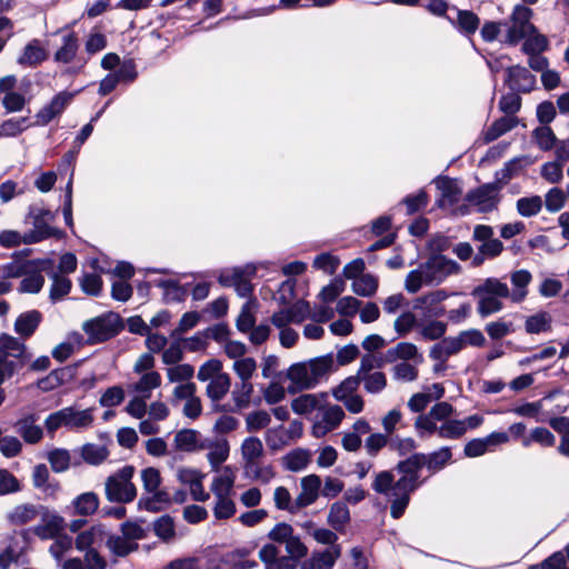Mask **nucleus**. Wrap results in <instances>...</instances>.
I'll return each instance as SVG.
<instances>
[{
  "label": "nucleus",
  "instance_id": "nucleus-1",
  "mask_svg": "<svg viewBox=\"0 0 569 569\" xmlns=\"http://www.w3.org/2000/svg\"><path fill=\"white\" fill-rule=\"evenodd\" d=\"M455 408L446 401L437 402L428 413L419 415L413 423L417 435L427 438L437 435L441 439H459L465 435L461 420L450 419Z\"/></svg>",
  "mask_w": 569,
  "mask_h": 569
},
{
  "label": "nucleus",
  "instance_id": "nucleus-2",
  "mask_svg": "<svg viewBox=\"0 0 569 569\" xmlns=\"http://www.w3.org/2000/svg\"><path fill=\"white\" fill-rule=\"evenodd\" d=\"M460 271L461 267L458 262L443 254L433 253L417 269L407 274L405 289L409 293H416L423 286H438L448 277L458 274Z\"/></svg>",
  "mask_w": 569,
  "mask_h": 569
},
{
  "label": "nucleus",
  "instance_id": "nucleus-3",
  "mask_svg": "<svg viewBox=\"0 0 569 569\" xmlns=\"http://www.w3.org/2000/svg\"><path fill=\"white\" fill-rule=\"evenodd\" d=\"M333 363V356L325 355L291 365L286 373L291 382L288 388L289 392L295 393L316 388L331 372Z\"/></svg>",
  "mask_w": 569,
  "mask_h": 569
},
{
  "label": "nucleus",
  "instance_id": "nucleus-4",
  "mask_svg": "<svg viewBox=\"0 0 569 569\" xmlns=\"http://www.w3.org/2000/svg\"><path fill=\"white\" fill-rule=\"evenodd\" d=\"M425 465V455L416 453L407 460L397 465V470L402 476L396 481L393 493L398 497L393 506L390 507V513L395 519L400 518L409 501L410 493L418 487V471Z\"/></svg>",
  "mask_w": 569,
  "mask_h": 569
},
{
  "label": "nucleus",
  "instance_id": "nucleus-5",
  "mask_svg": "<svg viewBox=\"0 0 569 569\" xmlns=\"http://www.w3.org/2000/svg\"><path fill=\"white\" fill-rule=\"evenodd\" d=\"M477 298V311L486 318L499 312L503 308L502 298H510V290L507 283L497 278H488L478 284L471 292Z\"/></svg>",
  "mask_w": 569,
  "mask_h": 569
},
{
  "label": "nucleus",
  "instance_id": "nucleus-6",
  "mask_svg": "<svg viewBox=\"0 0 569 569\" xmlns=\"http://www.w3.org/2000/svg\"><path fill=\"white\" fill-rule=\"evenodd\" d=\"M140 378L128 385V391L134 396L128 401L124 411L134 419H142L147 413V401L151 398L152 391L161 386L159 372H146Z\"/></svg>",
  "mask_w": 569,
  "mask_h": 569
},
{
  "label": "nucleus",
  "instance_id": "nucleus-7",
  "mask_svg": "<svg viewBox=\"0 0 569 569\" xmlns=\"http://www.w3.org/2000/svg\"><path fill=\"white\" fill-rule=\"evenodd\" d=\"M26 345L11 336L0 337V386L29 361Z\"/></svg>",
  "mask_w": 569,
  "mask_h": 569
},
{
  "label": "nucleus",
  "instance_id": "nucleus-8",
  "mask_svg": "<svg viewBox=\"0 0 569 569\" xmlns=\"http://www.w3.org/2000/svg\"><path fill=\"white\" fill-rule=\"evenodd\" d=\"M61 44L53 53V61L58 64H71L62 71L63 76L80 74L87 63L86 60L78 59L80 41L77 33L69 28H61Z\"/></svg>",
  "mask_w": 569,
  "mask_h": 569
},
{
  "label": "nucleus",
  "instance_id": "nucleus-9",
  "mask_svg": "<svg viewBox=\"0 0 569 569\" xmlns=\"http://www.w3.org/2000/svg\"><path fill=\"white\" fill-rule=\"evenodd\" d=\"M93 420L92 408L77 410L73 407H66L50 413L44 420V427L48 433L53 435L61 427L70 430L88 429Z\"/></svg>",
  "mask_w": 569,
  "mask_h": 569
},
{
  "label": "nucleus",
  "instance_id": "nucleus-10",
  "mask_svg": "<svg viewBox=\"0 0 569 569\" xmlns=\"http://www.w3.org/2000/svg\"><path fill=\"white\" fill-rule=\"evenodd\" d=\"M133 475L134 468L132 466H124L107 478L104 492L110 502L127 503L137 497V489L132 483Z\"/></svg>",
  "mask_w": 569,
  "mask_h": 569
},
{
  "label": "nucleus",
  "instance_id": "nucleus-11",
  "mask_svg": "<svg viewBox=\"0 0 569 569\" xmlns=\"http://www.w3.org/2000/svg\"><path fill=\"white\" fill-rule=\"evenodd\" d=\"M53 220L54 213L52 211L42 207L31 206L23 220L26 224L32 226V229L27 231V241L33 244L54 236L57 230L51 226Z\"/></svg>",
  "mask_w": 569,
  "mask_h": 569
},
{
  "label": "nucleus",
  "instance_id": "nucleus-12",
  "mask_svg": "<svg viewBox=\"0 0 569 569\" xmlns=\"http://www.w3.org/2000/svg\"><path fill=\"white\" fill-rule=\"evenodd\" d=\"M346 417L341 406L331 403L328 398L323 400L318 411L312 417L311 431L316 438H322L338 429Z\"/></svg>",
  "mask_w": 569,
  "mask_h": 569
},
{
  "label": "nucleus",
  "instance_id": "nucleus-13",
  "mask_svg": "<svg viewBox=\"0 0 569 569\" xmlns=\"http://www.w3.org/2000/svg\"><path fill=\"white\" fill-rule=\"evenodd\" d=\"M122 328L119 315L108 312L83 323L82 329L91 342H102L114 337Z\"/></svg>",
  "mask_w": 569,
  "mask_h": 569
},
{
  "label": "nucleus",
  "instance_id": "nucleus-14",
  "mask_svg": "<svg viewBox=\"0 0 569 569\" xmlns=\"http://www.w3.org/2000/svg\"><path fill=\"white\" fill-rule=\"evenodd\" d=\"M533 12L530 8L525 6H516L511 17L510 27L508 29L506 41L509 44H516L528 34L535 33L536 28L530 22Z\"/></svg>",
  "mask_w": 569,
  "mask_h": 569
},
{
  "label": "nucleus",
  "instance_id": "nucleus-15",
  "mask_svg": "<svg viewBox=\"0 0 569 569\" xmlns=\"http://www.w3.org/2000/svg\"><path fill=\"white\" fill-rule=\"evenodd\" d=\"M254 273L256 268L252 266L228 269L221 271L218 281L223 287H233L240 297H249L252 292L250 279Z\"/></svg>",
  "mask_w": 569,
  "mask_h": 569
},
{
  "label": "nucleus",
  "instance_id": "nucleus-16",
  "mask_svg": "<svg viewBox=\"0 0 569 569\" xmlns=\"http://www.w3.org/2000/svg\"><path fill=\"white\" fill-rule=\"evenodd\" d=\"M79 91H60L43 106L36 114V124L46 126L54 118L61 116L67 107L72 102L73 98Z\"/></svg>",
  "mask_w": 569,
  "mask_h": 569
},
{
  "label": "nucleus",
  "instance_id": "nucleus-17",
  "mask_svg": "<svg viewBox=\"0 0 569 569\" xmlns=\"http://www.w3.org/2000/svg\"><path fill=\"white\" fill-rule=\"evenodd\" d=\"M310 316V305L308 301L299 300L288 308L274 312L271 317V323L274 327H286L291 323L299 325Z\"/></svg>",
  "mask_w": 569,
  "mask_h": 569
},
{
  "label": "nucleus",
  "instance_id": "nucleus-18",
  "mask_svg": "<svg viewBox=\"0 0 569 569\" xmlns=\"http://www.w3.org/2000/svg\"><path fill=\"white\" fill-rule=\"evenodd\" d=\"M499 187L497 183L483 184L467 194V201L477 207L480 212L492 211L499 202Z\"/></svg>",
  "mask_w": 569,
  "mask_h": 569
},
{
  "label": "nucleus",
  "instance_id": "nucleus-19",
  "mask_svg": "<svg viewBox=\"0 0 569 569\" xmlns=\"http://www.w3.org/2000/svg\"><path fill=\"white\" fill-rule=\"evenodd\" d=\"M509 435L507 432H491L483 438H475L468 441L465 446L463 452L469 458H476L485 455L491 448L507 443Z\"/></svg>",
  "mask_w": 569,
  "mask_h": 569
},
{
  "label": "nucleus",
  "instance_id": "nucleus-20",
  "mask_svg": "<svg viewBox=\"0 0 569 569\" xmlns=\"http://www.w3.org/2000/svg\"><path fill=\"white\" fill-rule=\"evenodd\" d=\"M40 517L42 519V523L33 528L36 536L41 539H53L61 536L60 532L64 529V518L62 516L42 507Z\"/></svg>",
  "mask_w": 569,
  "mask_h": 569
},
{
  "label": "nucleus",
  "instance_id": "nucleus-21",
  "mask_svg": "<svg viewBox=\"0 0 569 569\" xmlns=\"http://www.w3.org/2000/svg\"><path fill=\"white\" fill-rule=\"evenodd\" d=\"M448 298L445 290H436L418 297L413 301V309L421 310L425 317H440L445 315L441 302Z\"/></svg>",
  "mask_w": 569,
  "mask_h": 569
},
{
  "label": "nucleus",
  "instance_id": "nucleus-22",
  "mask_svg": "<svg viewBox=\"0 0 569 569\" xmlns=\"http://www.w3.org/2000/svg\"><path fill=\"white\" fill-rule=\"evenodd\" d=\"M341 546L315 550L310 558L301 563L300 569H332L337 560L341 557Z\"/></svg>",
  "mask_w": 569,
  "mask_h": 569
},
{
  "label": "nucleus",
  "instance_id": "nucleus-23",
  "mask_svg": "<svg viewBox=\"0 0 569 569\" xmlns=\"http://www.w3.org/2000/svg\"><path fill=\"white\" fill-rule=\"evenodd\" d=\"M301 491L295 499L298 511L315 503L321 489V479L317 475H309L300 481Z\"/></svg>",
  "mask_w": 569,
  "mask_h": 569
},
{
  "label": "nucleus",
  "instance_id": "nucleus-24",
  "mask_svg": "<svg viewBox=\"0 0 569 569\" xmlns=\"http://www.w3.org/2000/svg\"><path fill=\"white\" fill-rule=\"evenodd\" d=\"M506 83L515 91L529 92L535 88L536 78L519 64L507 69Z\"/></svg>",
  "mask_w": 569,
  "mask_h": 569
},
{
  "label": "nucleus",
  "instance_id": "nucleus-25",
  "mask_svg": "<svg viewBox=\"0 0 569 569\" xmlns=\"http://www.w3.org/2000/svg\"><path fill=\"white\" fill-rule=\"evenodd\" d=\"M37 421L38 417L34 413H28L18 419L14 423L16 431L27 443L34 445L40 442L43 438V430L37 425Z\"/></svg>",
  "mask_w": 569,
  "mask_h": 569
},
{
  "label": "nucleus",
  "instance_id": "nucleus-26",
  "mask_svg": "<svg viewBox=\"0 0 569 569\" xmlns=\"http://www.w3.org/2000/svg\"><path fill=\"white\" fill-rule=\"evenodd\" d=\"M49 57L48 50L39 39L30 40L22 49L17 62L22 67L34 68L44 62Z\"/></svg>",
  "mask_w": 569,
  "mask_h": 569
},
{
  "label": "nucleus",
  "instance_id": "nucleus-27",
  "mask_svg": "<svg viewBox=\"0 0 569 569\" xmlns=\"http://www.w3.org/2000/svg\"><path fill=\"white\" fill-rule=\"evenodd\" d=\"M42 507L33 503H20L7 512L6 519L11 526H24L40 517Z\"/></svg>",
  "mask_w": 569,
  "mask_h": 569
},
{
  "label": "nucleus",
  "instance_id": "nucleus-28",
  "mask_svg": "<svg viewBox=\"0 0 569 569\" xmlns=\"http://www.w3.org/2000/svg\"><path fill=\"white\" fill-rule=\"evenodd\" d=\"M433 182L441 193L438 201L440 207H452L459 201L462 189L457 180L448 177H438Z\"/></svg>",
  "mask_w": 569,
  "mask_h": 569
},
{
  "label": "nucleus",
  "instance_id": "nucleus-29",
  "mask_svg": "<svg viewBox=\"0 0 569 569\" xmlns=\"http://www.w3.org/2000/svg\"><path fill=\"white\" fill-rule=\"evenodd\" d=\"M397 360L412 361L416 365H420L423 361V357L416 345L411 342H399L388 349L385 355V361L387 362H395Z\"/></svg>",
  "mask_w": 569,
  "mask_h": 569
},
{
  "label": "nucleus",
  "instance_id": "nucleus-30",
  "mask_svg": "<svg viewBox=\"0 0 569 569\" xmlns=\"http://www.w3.org/2000/svg\"><path fill=\"white\" fill-rule=\"evenodd\" d=\"M107 538V531L102 525H94L89 529L78 533L74 540L76 548L79 551L96 549Z\"/></svg>",
  "mask_w": 569,
  "mask_h": 569
},
{
  "label": "nucleus",
  "instance_id": "nucleus-31",
  "mask_svg": "<svg viewBox=\"0 0 569 569\" xmlns=\"http://www.w3.org/2000/svg\"><path fill=\"white\" fill-rule=\"evenodd\" d=\"M328 398L326 392L303 393L292 399L291 409L295 413L307 416L317 412L323 400Z\"/></svg>",
  "mask_w": 569,
  "mask_h": 569
},
{
  "label": "nucleus",
  "instance_id": "nucleus-32",
  "mask_svg": "<svg viewBox=\"0 0 569 569\" xmlns=\"http://www.w3.org/2000/svg\"><path fill=\"white\" fill-rule=\"evenodd\" d=\"M236 481V472L230 466L223 467L211 482V491L214 498L232 496Z\"/></svg>",
  "mask_w": 569,
  "mask_h": 569
},
{
  "label": "nucleus",
  "instance_id": "nucleus-33",
  "mask_svg": "<svg viewBox=\"0 0 569 569\" xmlns=\"http://www.w3.org/2000/svg\"><path fill=\"white\" fill-rule=\"evenodd\" d=\"M200 449H207V459L212 470H218L220 465L223 463L229 457V443L226 439H219L216 441L202 442Z\"/></svg>",
  "mask_w": 569,
  "mask_h": 569
},
{
  "label": "nucleus",
  "instance_id": "nucleus-34",
  "mask_svg": "<svg viewBox=\"0 0 569 569\" xmlns=\"http://www.w3.org/2000/svg\"><path fill=\"white\" fill-rule=\"evenodd\" d=\"M41 320H42V315L40 311H38V310L26 311L17 318V320L14 322V330L19 336H21L23 338H29L37 330Z\"/></svg>",
  "mask_w": 569,
  "mask_h": 569
},
{
  "label": "nucleus",
  "instance_id": "nucleus-35",
  "mask_svg": "<svg viewBox=\"0 0 569 569\" xmlns=\"http://www.w3.org/2000/svg\"><path fill=\"white\" fill-rule=\"evenodd\" d=\"M463 349L460 337H449L436 343L430 350V357L433 360L446 361L450 356L458 353Z\"/></svg>",
  "mask_w": 569,
  "mask_h": 569
},
{
  "label": "nucleus",
  "instance_id": "nucleus-36",
  "mask_svg": "<svg viewBox=\"0 0 569 569\" xmlns=\"http://www.w3.org/2000/svg\"><path fill=\"white\" fill-rule=\"evenodd\" d=\"M254 393V388L252 382H239L236 383L233 390L231 391V400L233 402L236 410H243L249 408L253 401L252 397ZM260 399L254 401V405H259Z\"/></svg>",
  "mask_w": 569,
  "mask_h": 569
},
{
  "label": "nucleus",
  "instance_id": "nucleus-37",
  "mask_svg": "<svg viewBox=\"0 0 569 569\" xmlns=\"http://www.w3.org/2000/svg\"><path fill=\"white\" fill-rule=\"evenodd\" d=\"M99 503V498L94 492H83L72 500V513L82 517L91 516L98 510Z\"/></svg>",
  "mask_w": 569,
  "mask_h": 569
},
{
  "label": "nucleus",
  "instance_id": "nucleus-38",
  "mask_svg": "<svg viewBox=\"0 0 569 569\" xmlns=\"http://www.w3.org/2000/svg\"><path fill=\"white\" fill-rule=\"evenodd\" d=\"M518 124L516 117L505 116L492 122L490 127L483 132V141L486 143L492 142L500 138L502 134L509 132Z\"/></svg>",
  "mask_w": 569,
  "mask_h": 569
},
{
  "label": "nucleus",
  "instance_id": "nucleus-39",
  "mask_svg": "<svg viewBox=\"0 0 569 569\" xmlns=\"http://www.w3.org/2000/svg\"><path fill=\"white\" fill-rule=\"evenodd\" d=\"M241 456L247 468L256 466L257 461L263 456L262 441L257 437H248L242 441Z\"/></svg>",
  "mask_w": 569,
  "mask_h": 569
},
{
  "label": "nucleus",
  "instance_id": "nucleus-40",
  "mask_svg": "<svg viewBox=\"0 0 569 569\" xmlns=\"http://www.w3.org/2000/svg\"><path fill=\"white\" fill-rule=\"evenodd\" d=\"M531 279V273L523 269L511 273L510 280L513 286V291L510 292V299L513 302H521L527 297V286L530 283Z\"/></svg>",
  "mask_w": 569,
  "mask_h": 569
},
{
  "label": "nucleus",
  "instance_id": "nucleus-41",
  "mask_svg": "<svg viewBox=\"0 0 569 569\" xmlns=\"http://www.w3.org/2000/svg\"><path fill=\"white\" fill-rule=\"evenodd\" d=\"M230 387L231 378L226 372L224 375H219L216 379L209 381L206 387V395L211 401L218 402L228 395Z\"/></svg>",
  "mask_w": 569,
  "mask_h": 569
},
{
  "label": "nucleus",
  "instance_id": "nucleus-42",
  "mask_svg": "<svg viewBox=\"0 0 569 569\" xmlns=\"http://www.w3.org/2000/svg\"><path fill=\"white\" fill-rule=\"evenodd\" d=\"M106 545L110 552L117 557H126L138 550V543L126 538L123 535L113 536L107 533Z\"/></svg>",
  "mask_w": 569,
  "mask_h": 569
},
{
  "label": "nucleus",
  "instance_id": "nucleus-43",
  "mask_svg": "<svg viewBox=\"0 0 569 569\" xmlns=\"http://www.w3.org/2000/svg\"><path fill=\"white\" fill-rule=\"evenodd\" d=\"M328 523L336 531H343L346 525L350 521V511L345 502L337 501L331 505L327 517Z\"/></svg>",
  "mask_w": 569,
  "mask_h": 569
},
{
  "label": "nucleus",
  "instance_id": "nucleus-44",
  "mask_svg": "<svg viewBox=\"0 0 569 569\" xmlns=\"http://www.w3.org/2000/svg\"><path fill=\"white\" fill-rule=\"evenodd\" d=\"M552 316L548 311H539L529 316L525 321V329L530 335H538L551 330Z\"/></svg>",
  "mask_w": 569,
  "mask_h": 569
},
{
  "label": "nucleus",
  "instance_id": "nucleus-45",
  "mask_svg": "<svg viewBox=\"0 0 569 569\" xmlns=\"http://www.w3.org/2000/svg\"><path fill=\"white\" fill-rule=\"evenodd\" d=\"M396 486V481L393 475L390 471H381L378 472L375 477L372 488L376 492L385 495L391 501V506H393L397 501V496L393 493V488Z\"/></svg>",
  "mask_w": 569,
  "mask_h": 569
},
{
  "label": "nucleus",
  "instance_id": "nucleus-46",
  "mask_svg": "<svg viewBox=\"0 0 569 569\" xmlns=\"http://www.w3.org/2000/svg\"><path fill=\"white\" fill-rule=\"evenodd\" d=\"M257 308H258V302L256 299H249L243 303L241 311L236 321V326L239 331L246 333V332H249L254 327V323H256L254 313H256Z\"/></svg>",
  "mask_w": 569,
  "mask_h": 569
},
{
  "label": "nucleus",
  "instance_id": "nucleus-47",
  "mask_svg": "<svg viewBox=\"0 0 569 569\" xmlns=\"http://www.w3.org/2000/svg\"><path fill=\"white\" fill-rule=\"evenodd\" d=\"M150 497L141 498L139 500V507L144 508L149 511H159L171 503V497L166 490H160L159 488L154 491H150Z\"/></svg>",
  "mask_w": 569,
  "mask_h": 569
},
{
  "label": "nucleus",
  "instance_id": "nucleus-48",
  "mask_svg": "<svg viewBox=\"0 0 569 569\" xmlns=\"http://www.w3.org/2000/svg\"><path fill=\"white\" fill-rule=\"evenodd\" d=\"M231 368L240 382H251V379L257 372L258 365L254 358L246 356L233 361Z\"/></svg>",
  "mask_w": 569,
  "mask_h": 569
},
{
  "label": "nucleus",
  "instance_id": "nucleus-49",
  "mask_svg": "<svg viewBox=\"0 0 569 569\" xmlns=\"http://www.w3.org/2000/svg\"><path fill=\"white\" fill-rule=\"evenodd\" d=\"M480 26V19L479 17L470 10H458L457 11V20H456V27L458 30L466 34L471 36L473 34Z\"/></svg>",
  "mask_w": 569,
  "mask_h": 569
},
{
  "label": "nucleus",
  "instance_id": "nucleus-50",
  "mask_svg": "<svg viewBox=\"0 0 569 569\" xmlns=\"http://www.w3.org/2000/svg\"><path fill=\"white\" fill-rule=\"evenodd\" d=\"M82 459L92 466L102 463L109 456V451L106 446L97 443H86L80 450Z\"/></svg>",
  "mask_w": 569,
  "mask_h": 569
},
{
  "label": "nucleus",
  "instance_id": "nucleus-51",
  "mask_svg": "<svg viewBox=\"0 0 569 569\" xmlns=\"http://www.w3.org/2000/svg\"><path fill=\"white\" fill-rule=\"evenodd\" d=\"M167 379L172 383H186L194 376V368L189 363H177L166 369Z\"/></svg>",
  "mask_w": 569,
  "mask_h": 569
},
{
  "label": "nucleus",
  "instance_id": "nucleus-52",
  "mask_svg": "<svg viewBox=\"0 0 569 569\" xmlns=\"http://www.w3.org/2000/svg\"><path fill=\"white\" fill-rule=\"evenodd\" d=\"M199 433L192 429H182L174 436V446L180 451L191 452L200 449L198 445Z\"/></svg>",
  "mask_w": 569,
  "mask_h": 569
},
{
  "label": "nucleus",
  "instance_id": "nucleus-53",
  "mask_svg": "<svg viewBox=\"0 0 569 569\" xmlns=\"http://www.w3.org/2000/svg\"><path fill=\"white\" fill-rule=\"evenodd\" d=\"M521 442L523 447H529L532 442L542 447H552L556 443V437L549 429L537 427L530 431L528 437H523Z\"/></svg>",
  "mask_w": 569,
  "mask_h": 569
},
{
  "label": "nucleus",
  "instance_id": "nucleus-54",
  "mask_svg": "<svg viewBox=\"0 0 569 569\" xmlns=\"http://www.w3.org/2000/svg\"><path fill=\"white\" fill-rule=\"evenodd\" d=\"M44 284V278L42 277L39 268V262H36L34 270L23 276L20 282L19 290L26 293H37Z\"/></svg>",
  "mask_w": 569,
  "mask_h": 569
},
{
  "label": "nucleus",
  "instance_id": "nucleus-55",
  "mask_svg": "<svg viewBox=\"0 0 569 569\" xmlns=\"http://www.w3.org/2000/svg\"><path fill=\"white\" fill-rule=\"evenodd\" d=\"M51 469L56 473L64 472L70 467L71 456L67 449L56 448L47 453Z\"/></svg>",
  "mask_w": 569,
  "mask_h": 569
},
{
  "label": "nucleus",
  "instance_id": "nucleus-56",
  "mask_svg": "<svg viewBox=\"0 0 569 569\" xmlns=\"http://www.w3.org/2000/svg\"><path fill=\"white\" fill-rule=\"evenodd\" d=\"M377 289L378 279L370 273H365L352 282V291L361 297H372Z\"/></svg>",
  "mask_w": 569,
  "mask_h": 569
},
{
  "label": "nucleus",
  "instance_id": "nucleus-57",
  "mask_svg": "<svg viewBox=\"0 0 569 569\" xmlns=\"http://www.w3.org/2000/svg\"><path fill=\"white\" fill-rule=\"evenodd\" d=\"M451 456L450 448L442 447L428 456L425 455L423 466H427V468L432 472L439 471L450 461Z\"/></svg>",
  "mask_w": 569,
  "mask_h": 569
},
{
  "label": "nucleus",
  "instance_id": "nucleus-58",
  "mask_svg": "<svg viewBox=\"0 0 569 569\" xmlns=\"http://www.w3.org/2000/svg\"><path fill=\"white\" fill-rule=\"evenodd\" d=\"M360 382L361 380L357 376L348 377L343 381H341L337 387L331 389V395L337 401L353 396L357 393Z\"/></svg>",
  "mask_w": 569,
  "mask_h": 569
},
{
  "label": "nucleus",
  "instance_id": "nucleus-59",
  "mask_svg": "<svg viewBox=\"0 0 569 569\" xmlns=\"http://www.w3.org/2000/svg\"><path fill=\"white\" fill-rule=\"evenodd\" d=\"M222 362L219 359L212 358L203 362L197 372V378L201 382L211 381L219 375H224L222 371Z\"/></svg>",
  "mask_w": 569,
  "mask_h": 569
},
{
  "label": "nucleus",
  "instance_id": "nucleus-60",
  "mask_svg": "<svg viewBox=\"0 0 569 569\" xmlns=\"http://www.w3.org/2000/svg\"><path fill=\"white\" fill-rule=\"evenodd\" d=\"M36 260L12 261L4 264L1 270L4 278H20L34 270Z\"/></svg>",
  "mask_w": 569,
  "mask_h": 569
},
{
  "label": "nucleus",
  "instance_id": "nucleus-61",
  "mask_svg": "<svg viewBox=\"0 0 569 569\" xmlns=\"http://www.w3.org/2000/svg\"><path fill=\"white\" fill-rule=\"evenodd\" d=\"M244 422L249 432H257L269 426L271 417L266 410H254L246 416Z\"/></svg>",
  "mask_w": 569,
  "mask_h": 569
},
{
  "label": "nucleus",
  "instance_id": "nucleus-62",
  "mask_svg": "<svg viewBox=\"0 0 569 569\" xmlns=\"http://www.w3.org/2000/svg\"><path fill=\"white\" fill-rule=\"evenodd\" d=\"M273 502L279 510H284L290 513L298 512V508L295 506V499H292L290 491L283 486H279L274 489Z\"/></svg>",
  "mask_w": 569,
  "mask_h": 569
},
{
  "label": "nucleus",
  "instance_id": "nucleus-63",
  "mask_svg": "<svg viewBox=\"0 0 569 569\" xmlns=\"http://www.w3.org/2000/svg\"><path fill=\"white\" fill-rule=\"evenodd\" d=\"M542 199L539 196L523 197L517 200V210L522 217H532L540 212Z\"/></svg>",
  "mask_w": 569,
  "mask_h": 569
},
{
  "label": "nucleus",
  "instance_id": "nucleus-64",
  "mask_svg": "<svg viewBox=\"0 0 569 569\" xmlns=\"http://www.w3.org/2000/svg\"><path fill=\"white\" fill-rule=\"evenodd\" d=\"M348 569H369V560L361 547H352L346 556Z\"/></svg>",
  "mask_w": 569,
  "mask_h": 569
}]
</instances>
